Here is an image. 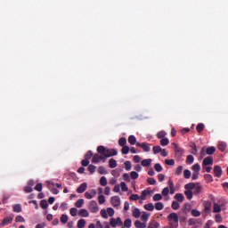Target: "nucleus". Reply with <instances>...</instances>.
Returning <instances> with one entry per match:
<instances>
[{
    "mask_svg": "<svg viewBox=\"0 0 228 228\" xmlns=\"http://www.w3.org/2000/svg\"><path fill=\"white\" fill-rule=\"evenodd\" d=\"M97 152L94 153L92 163H99L100 161H102V163H106V159L108 158H111L112 156H117L118 154V151L115 149H106V147L100 145L97 147Z\"/></svg>",
    "mask_w": 228,
    "mask_h": 228,
    "instance_id": "nucleus-1",
    "label": "nucleus"
},
{
    "mask_svg": "<svg viewBox=\"0 0 228 228\" xmlns=\"http://www.w3.org/2000/svg\"><path fill=\"white\" fill-rule=\"evenodd\" d=\"M167 221L169 222L170 227L172 228L179 227V216L177 215V213L175 212L170 213L167 216Z\"/></svg>",
    "mask_w": 228,
    "mask_h": 228,
    "instance_id": "nucleus-2",
    "label": "nucleus"
},
{
    "mask_svg": "<svg viewBox=\"0 0 228 228\" xmlns=\"http://www.w3.org/2000/svg\"><path fill=\"white\" fill-rule=\"evenodd\" d=\"M136 147H140L144 152H151V144L147 142H137Z\"/></svg>",
    "mask_w": 228,
    "mask_h": 228,
    "instance_id": "nucleus-3",
    "label": "nucleus"
},
{
    "mask_svg": "<svg viewBox=\"0 0 228 228\" xmlns=\"http://www.w3.org/2000/svg\"><path fill=\"white\" fill-rule=\"evenodd\" d=\"M89 210L91 213H97L99 211V205H97V201L92 200L89 204Z\"/></svg>",
    "mask_w": 228,
    "mask_h": 228,
    "instance_id": "nucleus-4",
    "label": "nucleus"
},
{
    "mask_svg": "<svg viewBox=\"0 0 228 228\" xmlns=\"http://www.w3.org/2000/svg\"><path fill=\"white\" fill-rule=\"evenodd\" d=\"M110 204H112L113 208H118V206H120V197L118 196L111 197Z\"/></svg>",
    "mask_w": 228,
    "mask_h": 228,
    "instance_id": "nucleus-5",
    "label": "nucleus"
},
{
    "mask_svg": "<svg viewBox=\"0 0 228 228\" xmlns=\"http://www.w3.org/2000/svg\"><path fill=\"white\" fill-rule=\"evenodd\" d=\"M214 175H215V177H222V174H223V170H222V167L220 166H215L214 167Z\"/></svg>",
    "mask_w": 228,
    "mask_h": 228,
    "instance_id": "nucleus-6",
    "label": "nucleus"
},
{
    "mask_svg": "<svg viewBox=\"0 0 228 228\" xmlns=\"http://www.w3.org/2000/svg\"><path fill=\"white\" fill-rule=\"evenodd\" d=\"M208 165H213V158L212 157H206L203 159L202 169L204 170V168H206V167H208Z\"/></svg>",
    "mask_w": 228,
    "mask_h": 228,
    "instance_id": "nucleus-7",
    "label": "nucleus"
},
{
    "mask_svg": "<svg viewBox=\"0 0 228 228\" xmlns=\"http://www.w3.org/2000/svg\"><path fill=\"white\" fill-rule=\"evenodd\" d=\"M12 222H13V217H4V220L2 221V223L0 224V227H4L6 225H10V224H12Z\"/></svg>",
    "mask_w": 228,
    "mask_h": 228,
    "instance_id": "nucleus-8",
    "label": "nucleus"
},
{
    "mask_svg": "<svg viewBox=\"0 0 228 228\" xmlns=\"http://www.w3.org/2000/svg\"><path fill=\"white\" fill-rule=\"evenodd\" d=\"M96 195H97V191L94 189L85 192V197L86 199H88V200L94 199V197H95Z\"/></svg>",
    "mask_w": 228,
    "mask_h": 228,
    "instance_id": "nucleus-9",
    "label": "nucleus"
},
{
    "mask_svg": "<svg viewBox=\"0 0 228 228\" xmlns=\"http://www.w3.org/2000/svg\"><path fill=\"white\" fill-rule=\"evenodd\" d=\"M86 188H88V184L86 183H83L77 189V193H85V191H86Z\"/></svg>",
    "mask_w": 228,
    "mask_h": 228,
    "instance_id": "nucleus-10",
    "label": "nucleus"
},
{
    "mask_svg": "<svg viewBox=\"0 0 228 228\" xmlns=\"http://www.w3.org/2000/svg\"><path fill=\"white\" fill-rule=\"evenodd\" d=\"M200 191H202V185H200V183H196L195 187H194V191H193V195H199V193H200Z\"/></svg>",
    "mask_w": 228,
    "mask_h": 228,
    "instance_id": "nucleus-11",
    "label": "nucleus"
},
{
    "mask_svg": "<svg viewBox=\"0 0 228 228\" xmlns=\"http://www.w3.org/2000/svg\"><path fill=\"white\" fill-rule=\"evenodd\" d=\"M215 152H216V148H215L214 146H210V147L206 149V153L208 156H211L212 154H215Z\"/></svg>",
    "mask_w": 228,
    "mask_h": 228,
    "instance_id": "nucleus-12",
    "label": "nucleus"
},
{
    "mask_svg": "<svg viewBox=\"0 0 228 228\" xmlns=\"http://www.w3.org/2000/svg\"><path fill=\"white\" fill-rule=\"evenodd\" d=\"M132 215L134 218H140V216H142V212H140L139 208H134L132 210Z\"/></svg>",
    "mask_w": 228,
    "mask_h": 228,
    "instance_id": "nucleus-13",
    "label": "nucleus"
},
{
    "mask_svg": "<svg viewBox=\"0 0 228 228\" xmlns=\"http://www.w3.org/2000/svg\"><path fill=\"white\" fill-rule=\"evenodd\" d=\"M134 227H136V228H145V227H147V224L142 223L140 220H136L134 222Z\"/></svg>",
    "mask_w": 228,
    "mask_h": 228,
    "instance_id": "nucleus-14",
    "label": "nucleus"
},
{
    "mask_svg": "<svg viewBox=\"0 0 228 228\" xmlns=\"http://www.w3.org/2000/svg\"><path fill=\"white\" fill-rule=\"evenodd\" d=\"M151 163H152V159H146L142 160L141 165L142 167H151Z\"/></svg>",
    "mask_w": 228,
    "mask_h": 228,
    "instance_id": "nucleus-15",
    "label": "nucleus"
},
{
    "mask_svg": "<svg viewBox=\"0 0 228 228\" xmlns=\"http://www.w3.org/2000/svg\"><path fill=\"white\" fill-rule=\"evenodd\" d=\"M197 185V183H189L187 184L184 185V189L187 191H191V190L195 189V186Z\"/></svg>",
    "mask_w": 228,
    "mask_h": 228,
    "instance_id": "nucleus-16",
    "label": "nucleus"
},
{
    "mask_svg": "<svg viewBox=\"0 0 228 228\" xmlns=\"http://www.w3.org/2000/svg\"><path fill=\"white\" fill-rule=\"evenodd\" d=\"M174 199H175V200H177V202H183L184 200V195H183V193H176L174 196Z\"/></svg>",
    "mask_w": 228,
    "mask_h": 228,
    "instance_id": "nucleus-17",
    "label": "nucleus"
},
{
    "mask_svg": "<svg viewBox=\"0 0 228 228\" xmlns=\"http://www.w3.org/2000/svg\"><path fill=\"white\" fill-rule=\"evenodd\" d=\"M79 216H84L85 218H88V216H90V213H88V210L83 208L79 210Z\"/></svg>",
    "mask_w": 228,
    "mask_h": 228,
    "instance_id": "nucleus-18",
    "label": "nucleus"
},
{
    "mask_svg": "<svg viewBox=\"0 0 228 228\" xmlns=\"http://www.w3.org/2000/svg\"><path fill=\"white\" fill-rule=\"evenodd\" d=\"M147 228H159V223H158L156 220L151 221Z\"/></svg>",
    "mask_w": 228,
    "mask_h": 228,
    "instance_id": "nucleus-19",
    "label": "nucleus"
},
{
    "mask_svg": "<svg viewBox=\"0 0 228 228\" xmlns=\"http://www.w3.org/2000/svg\"><path fill=\"white\" fill-rule=\"evenodd\" d=\"M164 208H165V205L163 204V202H157V203H155V209L157 211H161V210L164 209Z\"/></svg>",
    "mask_w": 228,
    "mask_h": 228,
    "instance_id": "nucleus-20",
    "label": "nucleus"
},
{
    "mask_svg": "<svg viewBox=\"0 0 228 228\" xmlns=\"http://www.w3.org/2000/svg\"><path fill=\"white\" fill-rule=\"evenodd\" d=\"M206 127V126L204 125V123H199L196 126V131H198V133H202V131H204V128Z\"/></svg>",
    "mask_w": 228,
    "mask_h": 228,
    "instance_id": "nucleus-21",
    "label": "nucleus"
},
{
    "mask_svg": "<svg viewBox=\"0 0 228 228\" xmlns=\"http://www.w3.org/2000/svg\"><path fill=\"white\" fill-rule=\"evenodd\" d=\"M128 143H130V145H136V137L134 135H130L128 137Z\"/></svg>",
    "mask_w": 228,
    "mask_h": 228,
    "instance_id": "nucleus-22",
    "label": "nucleus"
},
{
    "mask_svg": "<svg viewBox=\"0 0 228 228\" xmlns=\"http://www.w3.org/2000/svg\"><path fill=\"white\" fill-rule=\"evenodd\" d=\"M184 195L186 196V198L188 199V200H191L193 199V191H184Z\"/></svg>",
    "mask_w": 228,
    "mask_h": 228,
    "instance_id": "nucleus-23",
    "label": "nucleus"
},
{
    "mask_svg": "<svg viewBox=\"0 0 228 228\" xmlns=\"http://www.w3.org/2000/svg\"><path fill=\"white\" fill-rule=\"evenodd\" d=\"M109 167L110 168H117V160H115V159H110L109 160Z\"/></svg>",
    "mask_w": 228,
    "mask_h": 228,
    "instance_id": "nucleus-24",
    "label": "nucleus"
},
{
    "mask_svg": "<svg viewBox=\"0 0 228 228\" xmlns=\"http://www.w3.org/2000/svg\"><path fill=\"white\" fill-rule=\"evenodd\" d=\"M97 172H98V174H101V175H104L108 174V171L102 166H100L98 167Z\"/></svg>",
    "mask_w": 228,
    "mask_h": 228,
    "instance_id": "nucleus-25",
    "label": "nucleus"
},
{
    "mask_svg": "<svg viewBox=\"0 0 228 228\" xmlns=\"http://www.w3.org/2000/svg\"><path fill=\"white\" fill-rule=\"evenodd\" d=\"M211 206H212L211 201L205 202V204H204L205 213H208V212L211 211Z\"/></svg>",
    "mask_w": 228,
    "mask_h": 228,
    "instance_id": "nucleus-26",
    "label": "nucleus"
},
{
    "mask_svg": "<svg viewBox=\"0 0 228 228\" xmlns=\"http://www.w3.org/2000/svg\"><path fill=\"white\" fill-rule=\"evenodd\" d=\"M13 212L14 213H20V212H22V207L20 206V204L13 205Z\"/></svg>",
    "mask_w": 228,
    "mask_h": 228,
    "instance_id": "nucleus-27",
    "label": "nucleus"
},
{
    "mask_svg": "<svg viewBox=\"0 0 228 228\" xmlns=\"http://www.w3.org/2000/svg\"><path fill=\"white\" fill-rule=\"evenodd\" d=\"M152 200L154 202H159V200H163V195L157 193L153 196Z\"/></svg>",
    "mask_w": 228,
    "mask_h": 228,
    "instance_id": "nucleus-28",
    "label": "nucleus"
},
{
    "mask_svg": "<svg viewBox=\"0 0 228 228\" xmlns=\"http://www.w3.org/2000/svg\"><path fill=\"white\" fill-rule=\"evenodd\" d=\"M86 225V221L85 219H79L77 222V228H85Z\"/></svg>",
    "mask_w": 228,
    "mask_h": 228,
    "instance_id": "nucleus-29",
    "label": "nucleus"
},
{
    "mask_svg": "<svg viewBox=\"0 0 228 228\" xmlns=\"http://www.w3.org/2000/svg\"><path fill=\"white\" fill-rule=\"evenodd\" d=\"M40 207L42 208V209H47V208H49V203H47L45 200H42L40 201Z\"/></svg>",
    "mask_w": 228,
    "mask_h": 228,
    "instance_id": "nucleus-30",
    "label": "nucleus"
},
{
    "mask_svg": "<svg viewBox=\"0 0 228 228\" xmlns=\"http://www.w3.org/2000/svg\"><path fill=\"white\" fill-rule=\"evenodd\" d=\"M171 208L175 211H177V209H179V208H181V205L177 201H173L172 204H171Z\"/></svg>",
    "mask_w": 228,
    "mask_h": 228,
    "instance_id": "nucleus-31",
    "label": "nucleus"
},
{
    "mask_svg": "<svg viewBox=\"0 0 228 228\" xmlns=\"http://www.w3.org/2000/svg\"><path fill=\"white\" fill-rule=\"evenodd\" d=\"M149 193H150V191L147 190L142 191L141 193V197H140L141 200H145V199H147V196L149 195Z\"/></svg>",
    "mask_w": 228,
    "mask_h": 228,
    "instance_id": "nucleus-32",
    "label": "nucleus"
},
{
    "mask_svg": "<svg viewBox=\"0 0 228 228\" xmlns=\"http://www.w3.org/2000/svg\"><path fill=\"white\" fill-rule=\"evenodd\" d=\"M166 136H167V132H165V130H162L157 134V138H159V140L165 138Z\"/></svg>",
    "mask_w": 228,
    "mask_h": 228,
    "instance_id": "nucleus-33",
    "label": "nucleus"
},
{
    "mask_svg": "<svg viewBox=\"0 0 228 228\" xmlns=\"http://www.w3.org/2000/svg\"><path fill=\"white\" fill-rule=\"evenodd\" d=\"M168 143H170V140H168V138H163L160 140V145H162V147H167Z\"/></svg>",
    "mask_w": 228,
    "mask_h": 228,
    "instance_id": "nucleus-34",
    "label": "nucleus"
},
{
    "mask_svg": "<svg viewBox=\"0 0 228 228\" xmlns=\"http://www.w3.org/2000/svg\"><path fill=\"white\" fill-rule=\"evenodd\" d=\"M126 143H127V139H126V137H121L118 140V145H120V147L126 146Z\"/></svg>",
    "mask_w": 228,
    "mask_h": 228,
    "instance_id": "nucleus-35",
    "label": "nucleus"
},
{
    "mask_svg": "<svg viewBox=\"0 0 228 228\" xmlns=\"http://www.w3.org/2000/svg\"><path fill=\"white\" fill-rule=\"evenodd\" d=\"M144 209H146V211H152L154 209V204L152 203L145 204Z\"/></svg>",
    "mask_w": 228,
    "mask_h": 228,
    "instance_id": "nucleus-36",
    "label": "nucleus"
},
{
    "mask_svg": "<svg viewBox=\"0 0 228 228\" xmlns=\"http://www.w3.org/2000/svg\"><path fill=\"white\" fill-rule=\"evenodd\" d=\"M149 213L147 212H143L142 216H141V220H142V222H148L149 221Z\"/></svg>",
    "mask_w": 228,
    "mask_h": 228,
    "instance_id": "nucleus-37",
    "label": "nucleus"
},
{
    "mask_svg": "<svg viewBox=\"0 0 228 228\" xmlns=\"http://www.w3.org/2000/svg\"><path fill=\"white\" fill-rule=\"evenodd\" d=\"M183 177L184 179H190V177H191V171H190L189 169H185L183 171Z\"/></svg>",
    "mask_w": 228,
    "mask_h": 228,
    "instance_id": "nucleus-38",
    "label": "nucleus"
},
{
    "mask_svg": "<svg viewBox=\"0 0 228 228\" xmlns=\"http://www.w3.org/2000/svg\"><path fill=\"white\" fill-rule=\"evenodd\" d=\"M218 149L221 152H224L225 149H227V144H225V142H220L218 144Z\"/></svg>",
    "mask_w": 228,
    "mask_h": 228,
    "instance_id": "nucleus-39",
    "label": "nucleus"
},
{
    "mask_svg": "<svg viewBox=\"0 0 228 228\" xmlns=\"http://www.w3.org/2000/svg\"><path fill=\"white\" fill-rule=\"evenodd\" d=\"M94 155H95V154H94V153L92 152V151H88L86 153V155H85V159H87V160L92 159V158H94Z\"/></svg>",
    "mask_w": 228,
    "mask_h": 228,
    "instance_id": "nucleus-40",
    "label": "nucleus"
},
{
    "mask_svg": "<svg viewBox=\"0 0 228 228\" xmlns=\"http://www.w3.org/2000/svg\"><path fill=\"white\" fill-rule=\"evenodd\" d=\"M204 179L207 181V183H213V175L209 174L204 175Z\"/></svg>",
    "mask_w": 228,
    "mask_h": 228,
    "instance_id": "nucleus-41",
    "label": "nucleus"
},
{
    "mask_svg": "<svg viewBox=\"0 0 228 228\" xmlns=\"http://www.w3.org/2000/svg\"><path fill=\"white\" fill-rule=\"evenodd\" d=\"M213 209L214 213H220V211H222V208L217 203H214Z\"/></svg>",
    "mask_w": 228,
    "mask_h": 228,
    "instance_id": "nucleus-42",
    "label": "nucleus"
},
{
    "mask_svg": "<svg viewBox=\"0 0 228 228\" xmlns=\"http://www.w3.org/2000/svg\"><path fill=\"white\" fill-rule=\"evenodd\" d=\"M83 204H85V200L80 199L76 201L75 206L76 208H83Z\"/></svg>",
    "mask_w": 228,
    "mask_h": 228,
    "instance_id": "nucleus-43",
    "label": "nucleus"
},
{
    "mask_svg": "<svg viewBox=\"0 0 228 228\" xmlns=\"http://www.w3.org/2000/svg\"><path fill=\"white\" fill-rule=\"evenodd\" d=\"M191 169L193 170V172L199 173V172H200V165L199 163L194 164L191 167Z\"/></svg>",
    "mask_w": 228,
    "mask_h": 228,
    "instance_id": "nucleus-44",
    "label": "nucleus"
},
{
    "mask_svg": "<svg viewBox=\"0 0 228 228\" xmlns=\"http://www.w3.org/2000/svg\"><path fill=\"white\" fill-rule=\"evenodd\" d=\"M100 184H101V186H106L108 184V180L106 179V176L101 177Z\"/></svg>",
    "mask_w": 228,
    "mask_h": 228,
    "instance_id": "nucleus-45",
    "label": "nucleus"
},
{
    "mask_svg": "<svg viewBox=\"0 0 228 228\" xmlns=\"http://www.w3.org/2000/svg\"><path fill=\"white\" fill-rule=\"evenodd\" d=\"M193 161H195V159L193 158V155H188L187 159H186V163L188 165H191V163H193Z\"/></svg>",
    "mask_w": 228,
    "mask_h": 228,
    "instance_id": "nucleus-46",
    "label": "nucleus"
},
{
    "mask_svg": "<svg viewBox=\"0 0 228 228\" xmlns=\"http://www.w3.org/2000/svg\"><path fill=\"white\" fill-rule=\"evenodd\" d=\"M173 145L175 146V152L181 156V154H183V149L179 148L175 143H173Z\"/></svg>",
    "mask_w": 228,
    "mask_h": 228,
    "instance_id": "nucleus-47",
    "label": "nucleus"
},
{
    "mask_svg": "<svg viewBox=\"0 0 228 228\" xmlns=\"http://www.w3.org/2000/svg\"><path fill=\"white\" fill-rule=\"evenodd\" d=\"M163 149L161 148V146H154L152 151H153V154H159V152L162 151Z\"/></svg>",
    "mask_w": 228,
    "mask_h": 228,
    "instance_id": "nucleus-48",
    "label": "nucleus"
},
{
    "mask_svg": "<svg viewBox=\"0 0 228 228\" xmlns=\"http://www.w3.org/2000/svg\"><path fill=\"white\" fill-rule=\"evenodd\" d=\"M110 227H113V228H115V227H117V225H118V224H117V219H115V218H110Z\"/></svg>",
    "mask_w": 228,
    "mask_h": 228,
    "instance_id": "nucleus-49",
    "label": "nucleus"
},
{
    "mask_svg": "<svg viewBox=\"0 0 228 228\" xmlns=\"http://www.w3.org/2000/svg\"><path fill=\"white\" fill-rule=\"evenodd\" d=\"M139 176H140V175H138V173L136 171H132L130 173L131 179L136 180V179H138Z\"/></svg>",
    "mask_w": 228,
    "mask_h": 228,
    "instance_id": "nucleus-50",
    "label": "nucleus"
},
{
    "mask_svg": "<svg viewBox=\"0 0 228 228\" xmlns=\"http://www.w3.org/2000/svg\"><path fill=\"white\" fill-rule=\"evenodd\" d=\"M61 224H67L69 222V216L67 215H62L61 216Z\"/></svg>",
    "mask_w": 228,
    "mask_h": 228,
    "instance_id": "nucleus-51",
    "label": "nucleus"
},
{
    "mask_svg": "<svg viewBox=\"0 0 228 228\" xmlns=\"http://www.w3.org/2000/svg\"><path fill=\"white\" fill-rule=\"evenodd\" d=\"M124 225H125V227H126V228H131V225H132V221H131V219H130V218L126 219V220L124 221Z\"/></svg>",
    "mask_w": 228,
    "mask_h": 228,
    "instance_id": "nucleus-52",
    "label": "nucleus"
},
{
    "mask_svg": "<svg viewBox=\"0 0 228 228\" xmlns=\"http://www.w3.org/2000/svg\"><path fill=\"white\" fill-rule=\"evenodd\" d=\"M154 168L156 172H162L163 171V167H161V164L157 163L154 165Z\"/></svg>",
    "mask_w": 228,
    "mask_h": 228,
    "instance_id": "nucleus-53",
    "label": "nucleus"
},
{
    "mask_svg": "<svg viewBox=\"0 0 228 228\" xmlns=\"http://www.w3.org/2000/svg\"><path fill=\"white\" fill-rule=\"evenodd\" d=\"M206 154H208L206 152V146H203L200 151V156L201 159H202V158H205Z\"/></svg>",
    "mask_w": 228,
    "mask_h": 228,
    "instance_id": "nucleus-54",
    "label": "nucleus"
},
{
    "mask_svg": "<svg viewBox=\"0 0 228 228\" xmlns=\"http://www.w3.org/2000/svg\"><path fill=\"white\" fill-rule=\"evenodd\" d=\"M191 214L192 216H195V217L200 216V211H199L197 209H192Z\"/></svg>",
    "mask_w": 228,
    "mask_h": 228,
    "instance_id": "nucleus-55",
    "label": "nucleus"
},
{
    "mask_svg": "<svg viewBox=\"0 0 228 228\" xmlns=\"http://www.w3.org/2000/svg\"><path fill=\"white\" fill-rule=\"evenodd\" d=\"M96 168H97V167H95L94 165H89L87 170L92 175V174H94L95 172Z\"/></svg>",
    "mask_w": 228,
    "mask_h": 228,
    "instance_id": "nucleus-56",
    "label": "nucleus"
},
{
    "mask_svg": "<svg viewBox=\"0 0 228 228\" xmlns=\"http://www.w3.org/2000/svg\"><path fill=\"white\" fill-rule=\"evenodd\" d=\"M69 214L71 215V216H77V208H71L69 209Z\"/></svg>",
    "mask_w": 228,
    "mask_h": 228,
    "instance_id": "nucleus-57",
    "label": "nucleus"
},
{
    "mask_svg": "<svg viewBox=\"0 0 228 228\" xmlns=\"http://www.w3.org/2000/svg\"><path fill=\"white\" fill-rule=\"evenodd\" d=\"M101 216H102V218L108 219V212L106 211V209L102 208L100 211Z\"/></svg>",
    "mask_w": 228,
    "mask_h": 228,
    "instance_id": "nucleus-58",
    "label": "nucleus"
},
{
    "mask_svg": "<svg viewBox=\"0 0 228 228\" xmlns=\"http://www.w3.org/2000/svg\"><path fill=\"white\" fill-rule=\"evenodd\" d=\"M168 193H170V189H168V187H166L162 190L163 197H168Z\"/></svg>",
    "mask_w": 228,
    "mask_h": 228,
    "instance_id": "nucleus-59",
    "label": "nucleus"
},
{
    "mask_svg": "<svg viewBox=\"0 0 228 228\" xmlns=\"http://www.w3.org/2000/svg\"><path fill=\"white\" fill-rule=\"evenodd\" d=\"M147 183H148V184H151V186H154V184H156V179H154L152 177H149L147 179Z\"/></svg>",
    "mask_w": 228,
    "mask_h": 228,
    "instance_id": "nucleus-60",
    "label": "nucleus"
},
{
    "mask_svg": "<svg viewBox=\"0 0 228 228\" xmlns=\"http://www.w3.org/2000/svg\"><path fill=\"white\" fill-rule=\"evenodd\" d=\"M98 201L99 204H104V202H106V197H104V195H100L98 197Z\"/></svg>",
    "mask_w": 228,
    "mask_h": 228,
    "instance_id": "nucleus-61",
    "label": "nucleus"
},
{
    "mask_svg": "<svg viewBox=\"0 0 228 228\" xmlns=\"http://www.w3.org/2000/svg\"><path fill=\"white\" fill-rule=\"evenodd\" d=\"M121 152L122 154H129V146H123Z\"/></svg>",
    "mask_w": 228,
    "mask_h": 228,
    "instance_id": "nucleus-62",
    "label": "nucleus"
},
{
    "mask_svg": "<svg viewBox=\"0 0 228 228\" xmlns=\"http://www.w3.org/2000/svg\"><path fill=\"white\" fill-rule=\"evenodd\" d=\"M130 200H140V196L138 194H132L129 197Z\"/></svg>",
    "mask_w": 228,
    "mask_h": 228,
    "instance_id": "nucleus-63",
    "label": "nucleus"
},
{
    "mask_svg": "<svg viewBox=\"0 0 228 228\" xmlns=\"http://www.w3.org/2000/svg\"><path fill=\"white\" fill-rule=\"evenodd\" d=\"M125 168H126V170H131V161L126 160L125 162Z\"/></svg>",
    "mask_w": 228,
    "mask_h": 228,
    "instance_id": "nucleus-64",
    "label": "nucleus"
}]
</instances>
